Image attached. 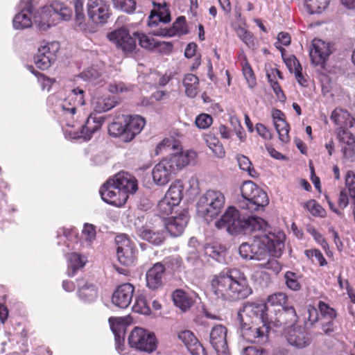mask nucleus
<instances>
[{"instance_id": "4c0bfd02", "label": "nucleus", "mask_w": 355, "mask_h": 355, "mask_svg": "<svg viewBox=\"0 0 355 355\" xmlns=\"http://www.w3.org/2000/svg\"><path fill=\"white\" fill-rule=\"evenodd\" d=\"M116 103L114 98L101 97L97 99L94 109L97 112H105L114 107Z\"/></svg>"}, {"instance_id": "58836bf2", "label": "nucleus", "mask_w": 355, "mask_h": 355, "mask_svg": "<svg viewBox=\"0 0 355 355\" xmlns=\"http://www.w3.org/2000/svg\"><path fill=\"white\" fill-rule=\"evenodd\" d=\"M132 310L134 312L144 315H149L151 312L147 300L143 295L136 297L135 302L132 306Z\"/></svg>"}, {"instance_id": "49530a36", "label": "nucleus", "mask_w": 355, "mask_h": 355, "mask_svg": "<svg viewBox=\"0 0 355 355\" xmlns=\"http://www.w3.org/2000/svg\"><path fill=\"white\" fill-rule=\"evenodd\" d=\"M306 208L313 216L323 217L324 209L315 200H310L304 204Z\"/></svg>"}, {"instance_id": "0eeeda50", "label": "nucleus", "mask_w": 355, "mask_h": 355, "mask_svg": "<svg viewBox=\"0 0 355 355\" xmlns=\"http://www.w3.org/2000/svg\"><path fill=\"white\" fill-rule=\"evenodd\" d=\"M241 199L239 200V207L250 212L263 210L269 200L267 193L259 188L252 181H245L240 187Z\"/></svg>"}, {"instance_id": "4be33fe9", "label": "nucleus", "mask_w": 355, "mask_h": 355, "mask_svg": "<svg viewBox=\"0 0 355 355\" xmlns=\"http://www.w3.org/2000/svg\"><path fill=\"white\" fill-rule=\"evenodd\" d=\"M196 153L193 151H187L185 153H175L171 154L169 157L164 159L168 163L171 169H173V173L175 174L176 172L181 170L196 158Z\"/></svg>"}, {"instance_id": "6e6552de", "label": "nucleus", "mask_w": 355, "mask_h": 355, "mask_svg": "<svg viewBox=\"0 0 355 355\" xmlns=\"http://www.w3.org/2000/svg\"><path fill=\"white\" fill-rule=\"evenodd\" d=\"M225 202V198L222 192L209 189L198 199L197 213L209 223L221 212Z\"/></svg>"}, {"instance_id": "dca6fc26", "label": "nucleus", "mask_w": 355, "mask_h": 355, "mask_svg": "<svg viewBox=\"0 0 355 355\" xmlns=\"http://www.w3.org/2000/svg\"><path fill=\"white\" fill-rule=\"evenodd\" d=\"M227 332L226 327L221 324L214 326L210 331L209 343L218 354L227 352Z\"/></svg>"}, {"instance_id": "5701e85b", "label": "nucleus", "mask_w": 355, "mask_h": 355, "mask_svg": "<svg viewBox=\"0 0 355 355\" xmlns=\"http://www.w3.org/2000/svg\"><path fill=\"white\" fill-rule=\"evenodd\" d=\"M178 338L184 344L191 355H207L204 347L191 331L180 332Z\"/></svg>"}, {"instance_id": "13d9d810", "label": "nucleus", "mask_w": 355, "mask_h": 355, "mask_svg": "<svg viewBox=\"0 0 355 355\" xmlns=\"http://www.w3.org/2000/svg\"><path fill=\"white\" fill-rule=\"evenodd\" d=\"M205 254L218 261H220L223 257V252L217 246L210 244L205 246Z\"/></svg>"}, {"instance_id": "a211bd4d", "label": "nucleus", "mask_w": 355, "mask_h": 355, "mask_svg": "<svg viewBox=\"0 0 355 355\" xmlns=\"http://www.w3.org/2000/svg\"><path fill=\"white\" fill-rule=\"evenodd\" d=\"M134 291L135 288L130 283L119 285L112 296L113 304L121 309L127 308L132 300Z\"/></svg>"}, {"instance_id": "72a5a7b5", "label": "nucleus", "mask_w": 355, "mask_h": 355, "mask_svg": "<svg viewBox=\"0 0 355 355\" xmlns=\"http://www.w3.org/2000/svg\"><path fill=\"white\" fill-rule=\"evenodd\" d=\"M183 184L177 181L171 184L164 197L172 201L173 205H179L183 196Z\"/></svg>"}, {"instance_id": "f704fd0d", "label": "nucleus", "mask_w": 355, "mask_h": 355, "mask_svg": "<svg viewBox=\"0 0 355 355\" xmlns=\"http://www.w3.org/2000/svg\"><path fill=\"white\" fill-rule=\"evenodd\" d=\"M68 275L70 277L73 276L76 271L83 268L85 264V261L83 257L77 253H71L68 255Z\"/></svg>"}, {"instance_id": "052dcab7", "label": "nucleus", "mask_w": 355, "mask_h": 355, "mask_svg": "<svg viewBox=\"0 0 355 355\" xmlns=\"http://www.w3.org/2000/svg\"><path fill=\"white\" fill-rule=\"evenodd\" d=\"M239 167L241 170L246 171L251 176H254L253 173H256L253 168H251V162L244 155H241L237 158Z\"/></svg>"}, {"instance_id": "393cba45", "label": "nucleus", "mask_w": 355, "mask_h": 355, "mask_svg": "<svg viewBox=\"0 0 355 355\" xmlns=\"http://www.w3.org/2000/svg\"><path fill=\"white\" fill-rule=\"evenodd\" d=\"M189 221L187 211L180 213L178 216L168 218L165 222V228L174 237L182 234Z\"/></svg>"}, {"instance_id": "9d476101", "label": "nucleus", "mask_w": 355, "mask_h": 355, "mask_svg": "<svg viewBox=\"0 0 355 355\" xmlns=\"http://www.w3.org/2000/svg\"><path fill=\"white\" fill-rule=\"evenodd\" d=\"M242 337L250 343H264L272 324L239 321Z\"/></svg>"}, {"instance_id": "473e14b6", "label": "nucleus", "mask_w": 355, "mask_h": 355, "mask_svg": "<svg viewBox=\"0 0 355 355\" xmlns=\"http://www.w3.org/2000/svg\"><path fill=\"white\" fill-rule=\"evenodd\" d=\"M183 85L185 87V93L188 97L194 98L198 92L199 85L198 78L192 73H188L184 76Z\"/></svg>"}, {"instance_id": "de8ad7c7", "label": "nucleus", "mask_w": 355, "mask_h": 355, "mask_svg": "<svg viewBox=\"0 0 355 355\" xmlns=\"http://www.w3.org/2000/svg\"><path fill=\"white\" fill-rule=\"evenodd\" d=\"M178 205H173L172 201L164 197L157 205V209L160 214L167 216L172 213L175 207Z\"/></svg>"}, {"instance_id": "09e8293b", "label": "nucleus", "mask_w": 355, "mask_h": 355, "mask_svg": "<svg viewBox=\"0 0 355 355\" xmlns=\"http://www.w3.org/2000/svg\"><path fill=\"white\" fill-rule=\"evenodd\" d=\"M80 77L89 82H95L101 76V73L94 67H88L80 73Z\"/></svg>"}, {"instance_id": "bf43d9fd", "label": "nucleus", "mask_w": 355, "mask_h": 355, "mask_svg": "<svg viewBox=\"0 0 355 355\" xmlns=\"http://www.w3.org/2000/svg\"><path fill=\"white\" fill-rule=\"evenodd\" d=\"M345 184L351 198H355V173L349 171L345 175Z\"/></svg>"}, {"instance_id": "7c9ffc66", "label": "nucleus", "mask_w": 355, "mask_h": 355, "mask_svg": "<svg viewBox=\"0 0 355 355\" xmlns=\"http://www.w3.org/2000/svg\"><path fill=\"white\" fill-rule=\"evenodd\" d=\"M172 298L175 305L184 312L189 310L193 304L191 297L182 289L175 290L172 294Z\"/></svg>"}, {"instance_id": "423d86ee", "label": "nucleus", "mask_w": 355, "mask_h": 355, "mask_svg": "<svg viewBox=\"0 0 355 355\" xmlns=\"http://www.w3.org/2000/svg\"><path fill=\"white\" fill-rule=\"evenodd\" d=\"M144 125L143 117L123 114L109 125L108 132L110 136L119 137L122 141L130 142L141 132Z\"/></svg>"}, {"instance_id": "f8f14e48", "label": "nucleus", "mask_w": 355, "mask_h": 355, "mask_svg": "<svg viewBox=\"0 0 355 355\" xmlns=\"http://www.w3.org/2000/svg\"><path fill=\"white\" fill-rule=\"evenodd\" d=\"M287 302V296L283 293H276L270 295L268 297L267 306H279L281 309H278V312L276 313V316H279L282 311L286 312L284 314L283 320L284 324L286 323H294L297 321V315L295 309L293 306H288L286 305Z\"/></svg>"}, {"instance_id": "e433bc0d", "label": "nucleus", "mask_w": 355, "mask_h": 355, "mask_svg": "<svg viewBox=\"0 0 355 355\" xmlns=\"http://www.w3.org/2000/svg\"><path fill=\"white\" fill-rule=\"evenodd\" d=\"M329 0H305V5L310 14H319L328 6Z\"/></svg>"}, {"instance_id": "aec40b11", "label": "nucleus", "mask_w": 355, "mask_h": 355, "mask_svg": "<svg viewBox=\"0 0 355 355\" xmlns=\"http://www.w3.org/2000/svg\"><path fill=\"white\" fill-rule=\"evenodd\" d=\"M165 271V266L160 262L155 263L149 268L146 274L147 287L153 291L157 290L162 287L164 285Z\"/></svg>"}, {"instance_id": "2f4dec72", "label": "nucleus", "mask_w": 355, "mask_h": 355, "mask_svg": "<svg viewBox=\"0 0 355 355\" xmlns=\"http://www.w3.org/2000/svg\"><path fill=\"white\" fill-rule=\"evenodd\" d=\"M137 235L142 239L155 245H161L165 237L164 234L159 231H154L148 228L142 227L137 230Z\"/></svg>"}, {"instance_id": "5fc2aeb1", "label": "nucleus", "mask_w": 355, "mask_h": 355, "mask_svg": "<svg viewBox=\"0 0 355 355\" xmlns=\"http://www.w3.org/2000/svg\"><path fill=\"white\" fill-rule=\"evenodd\" d=\"M213 122L212 117L207 114H199L196 120V125L200 129H206L209 128Z\"/></svg>"}, {"instance_id": "c9c22d12", "label": "nucleus", "mask_w": 355, "mask_h": 355, "mask_svg": "<svg viewBox=\"0 0 355 355\" xmlns=\"http://www.w3.org/2000/svg\"><path fill=\"white\" fill-rule=\"evenodd\" d=\"M331 119L334 121L337 125H343L344 123L343 119H346L345 125L349 127L353 126V123L355 119L349 116L348 112L342 109H336L331 114Z\"/></svg>"}, {"instance_id": "c03bdc74", "label": "nucleus", "mask_w": 355, "mask_h": 355, "mask_svg": "<svg viewBox=\"0 0 355 355\" xmlns=\"http://www.w3.org/2000/svg\"><path fill=\"white\" fill-rule=\"evenodd\" d=\"M114 8L127 13H132L136 8L135 0H112Z\"/></svg>"}, {"instance_id": "79ce46f5", "label": "nucleus", "mask_w": 355, "mask_h": 355, "mask_svg": "<svg viewBox=\"0 0 355 355\" xmlns=\"http://www.w3.org/2000/svg\"><path fill=\"white\" fill-rule=\"evenodd\" d=\"M300 275L297 273L287 271L284 274V279L286 284L288 288L293 291H299L301 288V284L299 282Z\"/></svg>"}, {"instance_id": "cd10ccee", "label": "nucleus", "mask_w": 355, "mask_h": 355, "mask_svg": "<svg viewBox=\"0 0 355 355\" xmlns=\"http://www.w3.org/2000/svg\"><path fill=\"white\" fill-rule=\"evenodd\" d=\"M103 121L104 119L102 117L96 118L89 116L85 124L82 126L78 137L83 138L85 141L89 140L92 135L101 128Z\"/></svg>"}, {"instance_id": "7ed1b4c3", "label": "nucleus", "mask_w": 355, "mask_h": 355, "mask_svg": "<svg viewBox=\"0 0 355 355\" xmlns=\"http://www.w3.org/2000/svg\"><path fill=\"white\" fill-rule=\"evenodd\" d=\"M266 225L267 223L260 217L242 216L234 207H229L215 223L218 229H225L231 235H251L261 231Z\"/></svg>"}, {"instance_id": "c756f323", "label": "nucleus", "mask_w": 355, "mask_h": 355, "mask_svg": "<svg viewBox=\"0 0 355 355\" xmlns=\"http://www.w3.org/2000/svg\"><path fill=\"white\" fill-rule=\"evenodd\" d=\"M79 297L85 302L94 301L98 295L95 285L81 279L78 281Z\"/></svg>"}, {"instance_id": "f257e3e1", "label": "nucleus", "mask_w": 355, "mask_h": 355, "mask_svg": "<svg viewBox=\"0 0 355 355\" xmlns=\"http://www.w3.org/2000/svg\"><path fill=\"white\" fill-rule=\"evenodd\" d=\"M211 288L218 299L231 302L245 299L252 292L244 273L236 268L226 269L215 275Z\"/></svg>"}, {"instance_id": "a18cd8bd", "label": "nucleus", "mask_w": 355, "mask_h": 355, "mask_svg": "<svg viewBox=\"0 0 355 355\" xmlns=\"http://www.w3.org/2000/svg\"><path fill=\"white\" fill-rule=\"evenodd\" d=\"M238 37L249 47H255V40L253 35L242 27H239L236 30Z\"/></svg>"}, {"instance_id": "f03ea898", "label": "nucleus", "mask_w": 355, "mask_h": 355, "mask_svg": "<svg viewBox=\"0 0 355 355\" xmlns=\"http://www.w3.org/2000/svg\"><path fill=\"white\" fill-rule=\"evenodd\" d=\"M138 189L137 180L127 172H119L113 178L108 179L100 189L101 198L105 202L121 206L126 202L129 194Z\"/></svg>"}, {"instance_id": "2eb2a0df", "label": "nucleus", "mask_w": 355, "mask_h": 355, "mask_svg": "<svg viewBox=\"0 0 355 355\" xmlns=\"http://www.w3.org/2000/svg\"><path fill=\"white\" fill-rule=\"evenodd\" d=\"M87 14L95 24H105L111 12L110 6L103 0H88Z\"/></svg>"}, {"instance_id": "a19ab883", "label": "nucleus", "mask_w": 355, "mask_h": 355, "mask_svg": "<svg viewBox=\"0 0 355 355\" xmlns=\"http://www.w3.org/2000/svg\"><path fill=\"white\" fill-rule=\"evenodd\" d=\"M274 125L279 134V139L284 143L288 142L289 141V125L286 123L285 119L277 121L274 123Z\"/></svg>"}, {"instance_id": "603ef678", "label": "nucleus", "mask_w": 355, "mask_h": 355, "mask_svg": "<svg viewBox=\"0 0 355 355\" xmlns=\"http://www.w3.org/2000/svg\"><path fill=\"white\" fill-rule=\"evenodd\" d=\"M318 309L322 318L327 320H334L336 318V311L333 308L329 307L326 303L319 302Z\"/></svg>"}, {"instance_id": "ddd939ff", "label": "nucleus", "mask_w": 355, "mask_h": 355, "mask_svg": "<svg viewBox=\"0 0 355 355\" xmlns=\"http://www.w3.org/2000/svg\"><path fill=\"white\" fill-rule=\"evenodd\" d=\"M59 49L60 44L58 42L41 46L34 57L35 65L42 70L47 69L56 60V53Z\"/></svg>"}, {"instance_id": "0e129e2a", "label": "nucleus", "mask_w": 355, "mask_h": 355, "mask_svg": "<svg viewBox=\"0 0 355 355\" xmlns=\"http://www.w3.org/2000/svg\"><path fill=\"white\" fill-rule=\"evenodd\" d=\"M305 254L308 257H314L318 261L320 266H324L327 264V261L324 257L322 253L319 250H309L305 251Z\"/></svg>"}, {"instance_id": "8fccbe9b", "label": "nucleus", "mask_w": 355, "mask_h": 355, "mask_svg": "<svg viewBox=\"0 0 355 355\" xmlns=\"http://www.w3.org/2000/svg\"><path fill=\"white\" fill-rule=\"evenodd\" d=\"M84 94L85 91L83 89L79 87L74 88L71 90V93L69 94L67 101L71 102V101L73 100L74 105H83L85 104Z\"/></svg>"}, {"instance_id": "3c124183", "label": "nucleus", "mask_w": 355, "mask_h": 355, "mask_svg": "<svg viewBox=\"0 0 355 355\" xmlns=\"http://www.w3.org/2000/svg\"><path fill=\"white\" fill-rule=\"evenodd\" d=\"M304 319L306 320V324L309 322L311 325H313L316 322H318L319 319V312L318 310L312 305H309L306 307V311L304 313Z\"/></svg>"}, {"instance_id": "6ab92c4d", "label": "nucleus", "mask_w": 355, "mask_h": 355, "mask_svg": "<svg viewBox=\"0 0 355 355\" xmlns=\"http://www.w3.org/2000/svg\"><path fill=\"white\" fill-rule=\"evenodd\" d=\"M287 341L289 345L297 349H303L310 345L312 338L304 327L297 326L288 331Z\"/></svg>"}, {"instance_id": "1a4fd4ad", "label": "nucleus", "mask_w": 355, "mask_h": 355, "mask_svg": "<svg viewBox=\"0 0 355 355\" xmlns=\"http://www.w3.org/2000/svg\"><path fill=\"white\" fill-rule=\"evenodd\" d=\"M128 343L131 347L148 353L153 352L157 348L155 334L140 327H135L131 331Z\"/></svg>"}, {"instance_id": "37998d69", "label": "nucleus", "mask_w": 355, "mask_h": 355, "mask_svg": "<svg viewBox=\"0 0 355 355\" xmlns=\"http://www.w3.org/2000/svg\"><path fill=\"white\" fill-rule=\"evenodd\" d=\"M51 10L54 15H56L62 20H69L71 15V10L61 3H54L51 6Z\"/></svg>"}, {"instance_id": "bb28decb", "label": "nucleus", "mask_w": 355, "mask_h": 355, "mask_svg": "<svg viewBox=\"0 0 355 355\" xmlns=\"http://www.w3.org/2000/svg\"><path fill=\"white\" fill-rule=\"evenodd\" d=\"M186 18L184 16L178 17L173 26L170 28H159L153 31V34L157 36L172 37L175 35H185L188 33L185 25Z\"/></svg>"}, {"instance_id": "39448f33", "label": "nucleus", "mask_w": 355, "mask_h": 355, "mask_svg": "<svg viewBox=\"0 0 355 355\" xmlns=\"http://www.w3.org/2000/svg\"><path fill=\"white\" fill-rule=\"evenodd\" d=\"M272 311H270L267 304L263 302H245L243 308L238 312L237 319L239 321L252 323H267L272 324L275 327H279L284 324L282 311L279 316L272 315Z\"/></svg>"}, {"instance_id": "f3484780", "label": "nucleus", "mask_w": 355, "mask_h": 355, "mask_svg": "<svg viewBox=\"0 0 355 355\" xmlns=\"http://www.w3.org/2000/svg\"><path fill=\"white\" fill-rule=\"evenodd\" d=\"M330 54L331 50L329 44L320 39L313 40L312 49L309 53L313 64L315 66L320 65L323 67Z\"/></svg>"}, {"instance_id": "e2e57ef3", "label": "nucleus", "mask_w": 355, "mask_h": 355, "mask_svg": "<svg viewBox=\"0 0 355 355\" xmlns=\"http://www.w3.org/2000/svg\"><path fill=\"white\" fill-rule=\"evenodd\" d=\"M207 142L209 147L218 155V157H222L225 155V151L223 150L222 146L218 144V141L216 139L210 137L207 139Z\"/></svg>"}, {"instance_id": "4468645a", "label": "nucleus", "mask_w": 355, "mask_h": 355, "mask_svg": "<svg viewBox=\"0 0 355 355\" xmlns=\"http://www.w3.org/2000/svg\"><path fill=\"white\" fill-rule=\"evenodd\" d=\"M110 41L114 42L125 53L132 52L137 46V38L130 35L125 28L116 29L107 35Z\"/></svg>"}, {"instance_id": "680f3d73", "label": "nucleus", "mask_w": 355, "mask_h": 355, "mask_svg": "<svg viewBox=\"0 0 355 355\" xmlns=\"http://www.w3.org/2000/svg\"><path fill=\"white\" fill-rule=\"evenodd\" d=\"M243 76H245L249 87L253 88L256 85V78L254 72L249 64H246L243 68Z\"/></svg>"}, {"instance_id": "412c9836", "label": "nucleus", "mask_w": 355, "mask_h": 355, "mask_svg": "<svg viewBox=\"0 0 355 355\" xmlns=\"http://www.w3.org/2000/svg\"><path fill=\"white\" fill-rule=\"evenodd\" d=\"M21 11L17 13L12 21L15 29H24L31 26L33 6L31 0H21Z\"/></svg>"}, {"instance_id": "a878e982", "label": "nucleus", "mask_w": 355, "mask_h": 355, "mask_svg": "<svg viewBox=\"0 0 355 355\" xmlns=\"http://www.w3.org/2000/svg\"><path fill=\"white\" fill-rule=\"evenodd\" d=\"M155 8L151 11L149 16L148 25L153 26L157 25L158 22L164 24L171 21L169 10L166 2L156 3L153 2Z\"/></svg>"}, {"instance_id": "338daca9", "label": "nucleus", "mask_w": 355, "mask_h": 355, "mask_svg": "<svg viewBox=\"0 0 355 355\" xmlns=\"http://www.w3.org/2000/svg\"><path fill=\"white\" fill-rule=\"evenodd\" d=\"M239 253L243 259H253L252 244L249 245L248 243H243L239 246Z\"/></svg>"}, {"instance_id": "c85d7f7f", "label": "nucleus", "mask_w": 355, "mask_h": 355, "mask_svg": "<svg viewBox=\"0 0 355 355\" xmlns=\"http://www.w3.org/2000/svg\"><path fill=\"white\" fill-rule=\"evenodd\" d=\"M120 320L121 318H110L109 319L110 328L114 335L116 349L119 352H121L123 351V344L124 342V334L125 330L124 324L121 322Z\"/></svg>"}, {"instance_id": "ea45409f", "label": "nucleus", "mask_w": 355, "mask_h": 355, "mask_svg": "<svg viewBox=\"0 0 355 355\" xmlns=\"http://www.w3.org/2000/svg\"><path fill=\"white\" fill-rule=\"evenodd\" d=\"M134 35L139 41V45L143 48L152 50L159 45L158 42L144 34L135 32Z\"/></svg>"}, {"instance_id": "69168bd1", "label": "nucleus", "mask_w": 355, "mask_h": 355, "mask_svg": "<svg viewBox=\"0 0 355 355\" xmlns=\"http://www.w3.org/2000/svg\"><path fill=\"white\" fill-rule=\"evenodd\" d=\"M167 267L173 271H178L182 267V259L178 256L169 257L166 259Z\"/></svg>"}, {"instance_id": "9b49d317", "label": "nucleus", "mask_w": 355, "mask_h": 355, "mask_svg": "<svg viewBox=\"0 0 355 355\" xmlns=\"http://www.w3.org/2000/svg\"><path fill=\"white\" fill-rule=\"evenodd\" d=\"M117 257L119 262L126 266L134 264L136 260V250L134 243L125 234L116 237Z\"/></svg>"}, {"instance_id": "4d7b16f0", "label": "nucleus", "mask_w": 355, "mask_h": 355, "mask_svg": "<svg viewBox=\"0 0 355 355\" xmlns=\"http://www.w3.org/2000/svg\"><path fill=\"white\" fill-rule=\"evenodd\" d=\"M338 137L340 142L343 146H351L355 145V137L349 131L343 130L339 132Z\"/></svg>"}, {"instance_id": "20e7f679", "label": "nucleus", "mask_w": 355, "mask_h": 355, "mask_svg": "<svg viewBox=\"0 0 355 355\" xmlns=\"http://www.w3.org/2000/svg\"><path fill=\"white\" fill-rule=\"evenodd\" d=\"M268 225L260 232H253L254 240L252 243L253 259L263 261L269 255L279 257L284 248V241L285 234L278 232L277 234L266 233Z\"/></svg>"}, {"instance_id": "774afa93", "label": "nucleus", "mask_w": 355, "mask_h": 355, "mask_svg": "<svg viewBox=\"0 0 355 355\" xmlns=\"http://www.w3.org/2000/svg\"><path fill=\"white\" fill-rule=\"evenodd\" d=\"M241 355H268V352L260 347L248 346L242 349Z\"/></svg>"}, {"instance_id": "6e6d98bb", "label": "nucleus", "mask_w": 355, "mask_h": 355, "mask_svg": "<svg viewBox=\"0 0 355 355\" xmlns=\"http://www.w3.org/2000/svg\"><path fill=\"white\" fill-rule=\"evenodd\" d=\"M259 266L262 268L270 270L275 274H278L282 270L280 263L273 257H270L267 261L260 263Z\"/></svg>"}, {"instance_id": "b1692460", "label": "nucleus", "mask_w": 355, "mask_h": 355, "mask_svg": "<svg viewBox=\"0 0 355 355\" xmlns=\"http://www.w3.org/2000/svg\"><path fill=\"white\" fill-rule=\"evenodd\" d=\"M175 174L173 169H171L168 163L162 159L157 164L152 171L154 182L159 186H164L168 184Z\"/></svg>"}, {"instance_id": "864d4df0", "label": "nucleus", "mask_w": 355, "mask_h": 355, "mask_svg": "<svg viewBox=\"0 0 355 355\" xmlns=\"http://www.w3.org/2000/svg\"><path fill=\"white\" fill-rule=\"evenodd\" d=\"M284 61L291 73H294L297 69H302L301 64L294 55L284 57L282 53Z\"/></svg>"}]
</instances>
